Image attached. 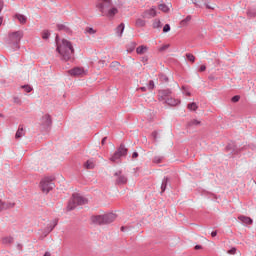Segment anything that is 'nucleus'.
Instances as JSON below:
<instances>
[{"mask_svg": "<svg viewBox=\"0 0 256 256\" xmlns=\"http://www.w3.org/2000/svg\"><path fill=\"white\" fill-rule=\"evenodd\" d=\"M57 51L60 53L61 57L64 59V61H69L71 57H73L74 49L73 45H71V42L68 40L62 39L61 42H57Z\"/></svg>", "mask_w": 256, "mask_h": 256, "instance_id": "obj_1", "label": "nucleus"}, {"mask_svg": "<svg viewBox=\"0 0 256 256\" xmlns=\"http://www.w3.org/2000/svg\"><path fill=\"white\" fill-rule=\"evenodd\" d=\"M87 203V199L79 194H73L69 204L68 210L73 211L77 207V205H85Z\"/></svg>", "mask_w": 256, "mask_h": 256, "instance_id": "obj_2", "label": "nucleus"}, {"mask_svg": "<svg viewBox=\"0 0 256 256\" xmlns=\"http://www.w3.org/2000/svg\"><path fill=\"white\" fill-rule=\"evenodd\" d=\"M40 189L42 193H49V191L55 189V183H53V178L51 177H46L41 180L40 182Z\"/></svg>", "mask_w": 256, "mask_h": 256, "instance_id": "obj_3", "label": "nucleus"}, {"mask_svg": "<svg viewBox=\"0 0 256 256\" xmlns=\"http://www.w3.org/2000/svg\"><path fill=\"white\" fill-rule=\"evenodd\" d=\"M127 155V148L121 145L118 150L114 153V155L110 158V161H119L120 157H125Z\"/></svg>", "mask_w": 256, "mask_h": 256, "instance_id": "obj_4", "label": "nucleus"}, {"mask_svg": "<svg viewBox=\"0 0 256 256\" xmlns=\"http://www.w3.org/2000/svg\"><path fill=\"white\" fill-rule=\"evenodd\" d=\"M97 7L101 13H107V9L111 7V0H98Z\"/></svg>", "mask_w": 256, "mask_h": 256, "instance_id": "obj_5", "label": "nucleus"}, {"mask_svg": "<svg viewBox=\"0 0 256 256\" xmlns=\"http://www.w3.org/2000/svg\"><path fill=\"white\" fill-rule=\"evenodd\" d=\"M68 73L73 77H82V75H85V70L83 68L76 67L74 69L69 70Z\"/></svg>", "mask_w": 256, "mask_h": 256, "instance_id": "obj_6", "label": "nucleus"}, {"mask_svg": "<svg viewBox=\"0 0 256 256\" xmlns=\"http://www.w3.org/2000/svg\"><path fill=\"white\" fill-rule=\"evenodd\" d=\"M9 38L11 39V41H21V39L23 38V32L21 31L13 32L9 34Z\"/></svg>", "mask_w": 256, "mask_h": 256, "instance_id": "obj_7", "label": "nucleus"}, {"mask_svg": "<svg viewBox=\"0 0 256 256\" xmlns=\"http://www.w3.org/2000/svg\"><path fill=\"white\" fill-rule=\"evenodd\" d=\"M92 223L96 225H104V215H96L91 217Z\"/></svg>", "mask_w": 256, "mask_h": 256, "instance_id": "obj_8", "label": "nucleus"}, {"mask_svg": "<svg viewBox=\"0 0 256 256\" xmlns=\"http://www.w3.org/2000/svg\"><path fill=\"white\" fill-rule=\"evenodd\" d=\"M116 217L115 214H104V225H107L108 223H113L115 221Z\"/></svg>", "mask_w": 256, "mask_h": 256, "instance_id": "obj_9", "label": "nucleus"}, {"mask_svg": "<svg viewBox=\"0 0 256 256\" xmlns=\"http://www.w3.org/2000/svg\"><path fill=\"white\" fill-rule=\"evenodd\" d=\"M156 16H157V10H155V8H151L146 12H144V17L146 19H151V17H156Z\"/></svg>", "mask_w": 256, "mask_h": 256, "instance_id": "obj_10", "label": "nucleus"}, {"mask_svg": "<svg viewBox=\"0 0 256 256\" xmlns=\"http://www.w3.org/2000/svg\"><path fill=\"white\" fill-rule=\"evenodd\" d=\"M41 123L44 127H49V125H51V116L49 114L42 116Z\"/></svg>", "mask_w": 256, "mask_h": 256, "instance_id": "obj_11", "label": "nucleus"}, {"mask_svg": "<svg viewBox=\"0 0 256 256\" xmlns=\"http://www.w3.org/2000/svg\"><path fill=\"white\" fill-rule=\"evenodd\" d=\"M147 51H149V47H147L145 45H141L136 48L137 55H145V53H147Z\"/></svg>", "mask_w": 256, "mask_h": 256, "instance_id": "obj_12", "label": "nucleus"}, {"mask_svg": "<svg viewBox=\"0 0 256 256\" xmlns=\"http://www.w3.org/2000/svg\"><path fill=\"white\" fill-rule=\"evenodd\" d=\"M238 219L242 223H245V225H251L253 223V220L247 216H239Z\"/></svg>", "mask_w": 256, "mask_h": 256, "instance_id": "obj_13", "label": "nucleus"}, {"mask_svg": "<svg viewBox=\"0 0 256 256\" xmlns=\"http://www.w3.org/2000/svg\"><path fill=\"white\" fill-rule=\"evenodd\" d=\"M124 31H125V24L121 23V24L116 28V35H117L118 37H122Z\"/></svg>", "mask_w": 256, "mask_h": 256, "instance_id": "obj_14", "label": "nucleus"}, {"mask_svg": "<svg viewBox=\"0 0 256 256\" xmlns=\"http://www.w3.org/2000/svg\"><path fill=\"white\" fill-rule=\"evenodd\" d=\"M117 13H119V10H117V8H111L110 10L106 11L104 15H107V17H115Z\"/></svg>", "mask_w": 256, "mask_h": 256, "instance_id": "obj_15", "label": "nucleus"}, {"mask_svg": "<svg viewBox=\"0 0 256 256\" xmlns=\"http://www.w3.org/2000/svg\"><path fill=\"white\" fill-rule=\"evenodd\" d=\"M21 137H25V130L20 126L15 134V139H21Z\"/></svg>", "mask_w": 256, "mask_h": 256, "instance_id": "obj_16", "label": "nucleus"}, {"mask_svg": "<svg viewBox=\"0 0 256 256\" xmlns=\"http://www.w3.org/2000/svg\"><path fill=\"white\" fill-rule=\"evenodd\" d=\"M16 18L18 19L19 23H21L22 25H25V23H27V17L23 14H17Z\"/></svg>", "mask_w": 256, "mask_h": 256, "instance_id": "obj_17", "label": "nucleus"}, {"mask_svg": "<svg viewBox=\"0 0 256 256\" xmlns=\"http://www.w3.org/2000/svg\"><path fill=\"white\" fill-rule=\"evenodd\" d=\"M179 103H181V101H179V100H175L173 98L167 99V104L171 105L172 107H175V105H179Z\"/></svg>", "mask_w": 256, "mask_h": 256, "instance_id": "obj_18", "label": "nucleus"}, {"mask_svg": "<svg viewBox=\"0 0 256 256\" xmlns=\"http://www.w3.org/2000/svg\"><path fill=\"white\" fill-rule=\"evenodd\" d=\"M201 125V121L193 119L190 122H188V127H197Z\"/></svg>", "mask_w": 256, "mask_h": 256, "instance_id": "obj_19", "label": "nucleus"}, {"mask_svg": "<svg viewBox=\"0 0 256 256\" xmlns=\"http://www.w3.org/2000/svg\"><path fill=\"white\" fill-rule=\"evenodd\" d=\"M84 167H86V169H94L95 168V162L93 160H88L84 164Z\"/></svg>", "mask_w": 256, "mask_h": 256, "instance_id": "obj_20", "label": "nucleus"}, {"mask_svg": "<svg viewBox=\"0 0 256 256\" xmlns=\"http://www.w3.org/2000/svg\"><path fill=\"white\" fill-rule=\"evenodd\" d=\"M2 243H4V245H11V243H13V237L8 236L3 238Z\"/></svg>", "mask_w": 256, "mask_h": 256, "instance_id": "obj_21", "label": "nucleus"}, {"mask_svg": "<svg viewBox=\"0 0 256 256\" xmlns=\"http://www.w3.org/2000/svg\"><path fill=\"white\" fill-rule=\"evenodd\" d=\"M228 255H237L241 256V252H237V248H231L230 250L227 251Z\"/></svg>", "mask_w": 256, "mask_h": 256, "instance_id": "obj_22", "label": "nucleus"}, {"mask_svg": "<svg viewBox=\"0 0 256 256\" xmlns=\"http://www.w3.org/2000/svg\"><path fill=\"white\" fill-rule=\"evenodd\" d=\"M21 89H24L26 93H31L33 91V87H31L30 85H23L21 86Z\"/></svg>", "mask_w": 256, "mask_h": 256, "instance_id": "obj_23", "label": "nucleus"}, {"mask_svg": "<svg viewBox=\"0 0 256 256\" xmlns=\"http://www.w3.org/2000/svg\"><path fill=\"white\" fill-rule=\"evenodd\" d=\"M188 109L190 111H197L198 106H197V104L195 102H193V103L188 104Z\"/></svg>", "mask_w": 256, "mask_h": 256, "instance_id": "obj_24", "label": "nucleus"}, {"mask_svg": "<svg viewBox=\"0 0 256 256\" xmlns=\"http://www.w3.org/2000/svg\"><path fill=\"white\" fill-rule=\"evenodd\" d=\"M159 9H160V11H163V13H167V11H169V6H167L165 4H160Z\"/></svg>", "mask_w": 256, "mask_h": 256, "instance_id": "obj_25", "label": "nucleus"}, {"mask_svg": "<svg viewBox=\"0 0 256 256\" xmlns=\"http://www.w3.org/2000/svg\"><path fill=\"white\" fill-rule=\"evenodd\" d=\"M51 37V33H49V30H44L42 32V39H49Z\"/></svg>", "mask_w": 256, "mask_h": 256, "instance_id": "obj_26", "label": "nucleus"}, {"mask_svg": "<svg viewBox=\"0 0 256 256\" xmlns=\"http://www.w3.org/2000/svg\"><path fill=\"white\" fill-rule=\"evenodd\" d=\"M117 183L125 184L127 183V178L125 176H120L117 180Z\"/></svg>", "mask_w": 256, "mask_h": 256, "instance_id": "obj_27", "label": "nucleus"}, {"mask_svg": "<svg viewBox=\"0 0 256 256\" xmlns=\"http://www.w3.org/2000/svg\"><path fill=\"white\" fill-rule=\"evenodd\" d=\"M137 27H145V22L142 19L136 20Z\"/></svg>", "mask_w": 256, "mask_h": 256, "instance_id": "obj_28", "label": "nucleus"}, {"mask_svg": "<svg viewBox=\"0 0 256 256\" xmlns=\"http://www.w3.org/2000/svg\"><path fill=\"white\" fill-rule=\"evenodd\" d=\"M85 31L88 33V35H95V33H97V31H95L93 28H86Z\"/></svg>", "mask_w": 256, "mask_h": 256, "instance_id": "obj_29", "label": "nucleus"}, {"mask_svg": "<svg viewBox=\"0 0 256 256\" xmlns=\"http://www.w3.org/2000/svg\"><path fill=\"white\" fill-rule=\"evenodd\" d=\"M186 57L188 61H191V63H195V56L193 54H187Z\"/></svg>", "mask_w": 256, "mask_h": 256, "instance_id": "obj_30", "label": "nucleus"}, {"mask_svg": "<svg viewBox=\"0 0 256 256\" xmlns=\"http://www.w3.org/2000/svg\"><path fill=\"white\" fill-rule=\"evenodd\" d=\"M13 102H14L16 105H21V98L15 96V97L13 98Z\"/></svg>", "mask_w": 256, "mask_h": 256, "instance_id": "obj_31", "label": "nucleus"}, {"mask_svg": "<svg viewBox=\"0 0 256 256\" xmlns=\"http://www.w3.org/2000/svg\"><path fill=\"white\" fill-rule=\"evenodd\" d=\"M169 31H171V26H169V24H166L163 28V32L164 33H169Z\"/></svg>", "mask_w": 256, "mask_h": 256, "instance_id": "obj_32", "label": "nucleus"}, {"mask_svg": "<svg viewBox=\"0 0 256 256\" xmlns=\"http://www.w3.org/2000/svg\"><path fill=\"white\" fill-rule=\"evenodd\" d=\"M9 206H7L3 201H0V211H3V209H8Z\"/></svg>", "mask_w": 256, "mask_h": 256, "instance_id": "obj_33", "label": "nucleus"}, {"mask_svg": "<svg viewBox=\"0 0 256 256\" xmlns=\"http://www.w3.org/2000/svg\"><path fill=\"white\" fill-rule=\"evenodd\" d=\"M239 99H241V96H239V95L232 97V103H237L239 101Z\"/></svg>", "mask_w": 256, "mask_h": 256, "instance_id": "obj_34", "label": "nucleus"}, {"mask_svg": "<svg viewBox=\"0 0 256 256\" xmlns=\"http://www.w3.org/2000/svg\"><path fill=\"white\" fill-rule=\"evenodd\" d=\"M160 25H161V22L160 21H156V22H154L153 27L155 29H157V28H159Z\"/></svg>", "mask_w": 256, "mask_h": 256, "instance_id": "obj_35", "label": "nucleus"}, {"mask_svg": "<svg viewBox=\"0 0 256 256\" xmlns=\"http://www.w3.org/2000/svg\"><path fill=\"white\" fill-rule=\"evenodd\" d=\"M155 88V83L153 82V80H151L149 82V89H154Z\"/></svg>", "mask_w": 256, "mask_h": 256, "instance_id": "obj_36", "label": "nucleus"}, {"mask_svg": "<svg viewBox=\"0 0 256 256\" xmlns=\"http://www.w3.org/2000/svg\"><path fill=\"white\" fill-rule=\"evenodd\" d=\"M189 21H191V16H187L182 23H189Z\"/></svg>", "mask_w": 256, "mask_h": 256, "instance_id": "obj_37", "label": "nucleus"}, {"mask_svg": "<svg viewBox=\"0 0 256 256\" xmlns=\"http://www.w3.org/2000/svg\"><path fill=\"white\" fill-rule=\"evenodd\" d=\"M206 9H215V4L213 5L206 4Z\"/></svg>", "mask_w": 256, "mask_h": 256, "instance_id": "obj_38", "label": "nucleus"}, {"mask_svg": "<svg viewBox=\"0 0 256 256\" xmlns=\"http://www.w3.org/2000/svg\"><path fill=\"white\" fill-rule=\"evenodd\" d=\"M166 49H169V45H163V46L160 48V51H165Z\"/></svg>", "mask_w": 256, "mask_h": 256, "instance_id": "obj_39", "label": "nucleus"}, {"mask_svg": "<svg viewBox=\"0 0 256 256\" xmlns=\"http://www.w3.org/2000/svg\"><path fill=\"white\" fill-rule=\"evenodd\" d=\"M137 157H139V153L134 152V153L132 154V159H137Z\"/></svg>", "mask_w": 256, "mask_h": 256, "instance_id": "obj_40", "label": "nucleus"}, {"mask_svg": "<svg viewBox=\"0 0 256 256\" xmlns=\"http://www.w3.org/2000/svg\"><path fill=\"white\" fill-rule=\"evenodd\" d=\"M111 67H119V62H112Z\"/></svg>", "mask_w": 256, "mask_h": 256, "instance_id": "obj_41", "label": "nucleus"}, {"mask_svg": "<svg viewBox=\"0 0 256 256\" xmlns=\"http://www.w3.org/2000/svg\"><path fill=\"white\" fill-rule=\"evenodd\" d=\"M206 69H207V66H205V65L200 66V71L201 72L206 71Z\"/></svg>", "mask_w": 256, "mask_h": 256, "instance_id": "obj_42", "label": "nucleus"}, {"mask_svg": "<svg viewBox=\"0 0 256 256\" xmlns=\"http://www.w3.org/2000/svg\"><path fill=\"white\" fill-rule=\"evenodd\" d=\"M2 9H3V1L0 0V13H1Z\"/></svg>", "mask_w": 256, "mask_h": 256, "instance_id": "obj_43", "label": "nucleus"}, {"mask_svg": "<svg viewBox=\"0 0 256 256\" xmlns=\"http://www.w3.org/2000/svg\"><path fill=\"white\" fill-rule=\"evenodd\" d=\"M211 235H212V237H217V231H213V232L211 233Z\"/></svg>", "mask_w": 256, "mask_h": 256, "instance_id": "obj_44", "label": "nucleus"}, {"mask_svg": "<svg viewBox=\"0 0 256 256\" xmlns=\"http://www.w3.org/2000/svg\"><path fill=\"white\" fill-rule=\"evenodd\" d=\"M105 141H107V137H104V138L102 139V145H105Z\"/></svg>", "mask_w": 256, "mask_h": 256, "instance_id": "obj_45", "label": "nucleus"}, {"mask_svg": "<svg viewBox=\"0 0 256 256\" xmlns=\"http://www.w3.org/2000/svg\"><path fill=\"white\" fill-rule=\"evenodd\" d=\"M44 256H51V252H45Z\"/></svg>", "mask_w": 256, "mask_h": 256, "instance_id": "obj_46", "label": "nucleus"}, {"mask_svg": "<svg viewBox=\"0 0 256 256\" xmlns=\"http://www.w3.org/2000/svg\"><path fill=\"white\" fill-rule=\"evenodd\" d=\"M195 249L197 250V249H201V245H196L195 246Z\"/></svg>", "mask_w": 256, "mask_h": 256, "instance_id": "obj_47", "label": "nucleus"}, {"mask_svg": "<svg viewBox=\"0 0 256 256\" xmlns=\"http://www.w3.org/2000/svg\"><path fill=\"white\" fill-rule=\"evenodd\" d=\"M3 25V18H0V27Z\"/></svg>", "mask_w": 256, "mask_h": 256, "instance_id": "obj_48", "label": "nucleus"}, {"mask_svg": "<svg viewBox=\"0 0 256 256\" xmlns=\"http://www.w3.org/2000/svg\"><path fill=\"white\" fill-rule=\"evenodd\" d=\"M162 191H165V186L162 184Z\"/></svg>", "mask_w": 256, "mask_h": 256, "instance_id": "obj_49", "label": "nucleus"}, {"mask_svg": "<svg viewBox=\"0 0 256 256\" xmlns=\"http://www.w3.org/2000/svg\"><path fill=\"white\" fill-rule=\"evenodd\" d=\"M199 0H192V2H194L195 4L198 2Z\"/></svg>", "mask_w": 256, "mask_h": 256, "instance_id": "obj_50", "label": "nucleus"}, {"mask_svg": "<svg viewBox=\"0 0 256 256\" xmlns=\"http://www.w3.org/2000/svg\"><path fill=\"white\" fill-rule=\"evenodd\" d=\"M186 95H188V96H189V95H191V93H189V92H188Z\"/></svg>", "mask_w": 256, "mask_h": 256, "instance_id": "obj_51", "label": "nucleus"}, {"mask_svg": "<svg viewBox=\"0 0 256 256\" xmlns=\"http://www.w3.org/2000/svg\"><path fill=\"white\" fill-rule=\"evenodd\" d=\"M142 89V91H145V88H141Z\"/></svg>", "mask_w": 256, "mask_h": 256, "instance_id": "obj_52", "label": "nucleus"}, {"mask_svg": "<svg viewBox=\"0 0 256 256\" xmlns=\"http://www.w3.org/2000/svg\"><path fill=\"white\" fill-rule=\"evenodd\" d=\"M2 115L0 114V117H1Z\"/></svg>", "mask_w": 256, "mask_h": 256, "instance_id": "obj_53", "label": "nucleus"}]
</instances>
